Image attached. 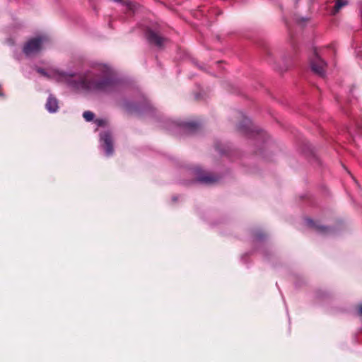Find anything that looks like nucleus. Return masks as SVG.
<instances>
[{"mask_svg":"<svg viewBox=\"0 0 362 362\" xmlns=\"http://www.w3.org/2000/svg\"><path fill=\"white\" fill-rule=\"evenodd\" d=\"M37 71L48 78L66 83L75 89L107 91L113 87L115 81L112 78V70L105 65L100 64L97 69L88 71L84 76L71 74L57 69Z\"/></svg>","mask_w":362,"mask_h":362,"instance_id":"nucleus-1","label":"nucleus"},{"mask_svg":"<svg viewBox=\"0 0 362 362\" xmlns=\"http://www.w3.org/2000/svg\"><path fill=\"white\" fill-rule=\"evenodd\" d=\"M48 43V38L45 36H39L30 39L23 47V52L28 57L39 53Z\"/></svg>","mask_w":362,"mask_h":362,"instance_id":"nucleus-2","label":"nucleus"},{"mask_svg":"<svg viewBox=\"0 0 362 362\" xmlns=\"http://www.w3.org/2000/svg\"><path fill=\"white\" fill-rule=\"evenodd\" d=\"M325 62L320 58L317 52H315L310 59V66L312 70L319 76H323L325 74Z\"/></svg>","mask_w":362,"mask_h":362,"instance_id":"nucleus-3","label":"nucleus"},{"mask_svg":"<svg viewBox=\"0 0 362 362\" xmlns=\"http://www.w3.org/2000/svg\"><path fill=\"white\" fill-rule=\"evenodd\" d=\"M100 141L104 143L103 146L106 155L107 156L112 155L113 153V147L110 134L108 132L102 134L100 135Z\"/></svg>","mask_w":362,"mask_h":362,"instance_id":"nucleus-4","label":"nucleus"},{"mask_svg":"<svg viewBox=\"0 0 362 362\" xmlns=\"http://www.w3.org/2000/svg\"><path fill=\"white\" fill-rule=\"evenodd\" d=\"M147 38L151 43H154L158 47H162L165 42V39L160 36L157 33L148 30L147 33Z\"/></svg>","mask_w":362,"mask_h":362,"instance_id":"nucleus-5","label":"nucleus"},{"mask_svg":"<svg viewBox=\"0 0 362 362\" xmlns=\"http://www.w3.org/2000/svg\"><path fill=\"white\" fill-rule=\"evenodd\" d=\"M46 108L49 112H56L59 108L58 100L50 95L46 103Z\"/></svg>","mask_w":362,"mask_h":362,"instance_id":"nucleus-6","label":"nucleus"},{"mask_svg":"<svg viewBox=\"0 0 362 362\" xmlns=\"http://www.w3.org/2000/svg\"><path fill=\"white\" fill-rule=\"evenodd\" d=\"M197 180L202 183L211 184V183H214V182H216V179L214 176L209 175V174H206L204 175H199L197 176Z\"/></svg>","mask_w":362,"mask_h":362,"instance_id":"nucleus-7","label":"nucleus"},{"mask_svg":"<svg viewBox=\"0 0 362 362\" xmlns=\"http://www.w3.org/2000/svg\"><path fill=\"white\" fill-rule=\"evenodd\" d=\"M347 4L346 0H337L332 11L333 14H336L339 11Z\"/></svg>","mask_w":362,"mask_h":362,"instance_id":"nucleus-8","label":"nucleus"},{"mask_svg":"<svg viewBox=\"0 0 362 362\" xmlns=\"http://www.w3.org/2000/svg\"><path fill=\"white\" fill-rule=\"evenodd\" d=\"M83 116L84 119L88 122L93 120L94 118V114L90 111L84 112Z\"/></svg>","mask_w":362,"mask_h":362,"instance_id":"nucleus-9","label":"nucleus"},{"mask_svg":"<svg viewBox=\"0 0 362 362\" xmlns=\"http://www.w3.org/2000/svg\"><path fill=\"white\" fill-rule=\"evenodd\" d=\"M307 223L310 226H315L316 228V230L317 231H319V232H322H322H324V231H325L327 230V228L323 227V226H315L312 220H308Z\"/></svg>","mask_w":362,"mask_h":362,"instance_id":"nucleus-10","label":"nucleus"},{"mask_svg":"<svg viewBox=\"0 0 362 362\" xmlns=\"http://www.w3.org/2000/svg\"><path fill=\"white\" fill-rule=\"evenodd\" d=\"M95 123L98 125V126H103L106 124V121L103 119H97L95 120Z\"/></svg>","mask_w":362,"mask_h":362,"instance_id":"nucleus-11","label":"nucleus"},{"mask_svg":"<svg viewBox=\"0 0 362 362\" xmlns=\"http://www.w3.org/2000/svg\"><path fill=\"white\" fill-rule=\"evenodd\" d=\"M359 312L362 315V305L359 307Z\"/></svg>","mask_w":362,"mask_h":362,"instance_id":"nucleus-12","label":"nucleus"}]
</instances>
